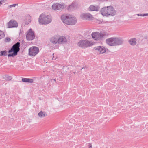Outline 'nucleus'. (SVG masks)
<instances>
[{"mask_svg":"<svg viewBox=\"0 0 148 148\" xmlns=\"http://www.w3.org/2000/svg\"><path fill=\"white\" fill-rule=\"evenodd\" d=\"M61 19L64 23L69 25H74L77 22L76 18L71 15L63 14L61 16Z\"/></svg>","mask_w":148,"mask_h":148,"instance_id":"1","label":"nucleus"},{"mask_svg":"<svg viewBox=\"0 0 148 148\" xmlns=\"http://www.w3.org/2000/svg\"><path fill=\"white\" fill-rule=\"evenodd\" d=\"M38 21L42 25H46L51 23L52 19L50 16L42 14L39 17Z\"/></svg>","mask_w":148,"mask_h":148,"instance_id":"2","label":"nucleus"},{"mask_svg":"<svg viewBox=\"0 0 148 148\" xmlns=\"http://www.w3.org/2000/svg\"><path fill=\"white\" fill-rule=\"evenodd\" d=\"M20 43L19 42H17L16 43L14 44L11 48L8 51L9 53L12 52H13V53H12L9 54L8 55V56L9 57H13L17 55L18 53L20 51Z\"/></svg>","mask_w":148,"mask_h":148,"instance_id":"3","label":"nucleus"},{"mask_svg":"<svg viewBox=\"0 0 148 148\" xmlns=\"http://www.w3.org/2000/svg\"><path fill=\"white\" fill-rule=\"evenodd\" d=\"M93 45V44L92 41L87 40H80L77 44L78 47L84 49L91 46Z\"/></svg>","mask_w":148,"mask_h":148,"instance_id":"4","label":"nucleus"},{"mask_svg":"<svg viewBox=\"0 0 148 148\" xmlns=\"http://www.w3.org/2000/svg\"><path fill=\"white\" fill-rule=\"evenodd\" d=\"M91 35L92 38L95 40H97L101 39L103 38L107 37L108 35L105 32L99 33L97 32H93Z\"/></svg>","mask_w":148,"mask_h":148,"instance_id":"5","label":"nucleus"},{"mask_svg":"<svg viewBox=\"0 0 148 148\" xmlns=\"http://www.w3.org/2000/svg\"><path fill=\"white\" fill-rule=\"evenodd\" d=\"M94 49L97 53L99 54H102L106 51H108V49H106L105 47L103 46H100L95 47Z\"/></svg>","mask_w":148,"mask_h":148,"instance_id":"6","label":"nucleus"},{"mask_svg":"<svg viewBox=\"0 0 148 148\" xmlns=\"http://www.w3.org/2000/svg\"><path fill=\"white\" fill-rule=\"evenodd\" d=\"M29 55L34 56L39 52V48L36 47H32L29 50Z\"/></svg>","mask_w":148,"mask_h":148,"instance_id":"7","label":"nucleus"},{"mask_svg":"<svg viewBox=\"0 0 148 148\" xmlns=\"http://www.w3.org/2000/svg\"><path fill=\"white\" fill-rule=\"evenodd\" d=\"M65 8L64 4H61L58 3L53 4L52 6V9L56 10H62Z\"/></svg>","mask_w":148,"mask_h":148,"instance_id":"8","label":"nucleus"},{"mask_svg":"<svg viewBox=\"0 0 148 148\" xmlns=\"http://www.w3.org/2000/svg\"><path fill=\"white\" fill-rule=\"evenodd\" d=\"M35 36L34 33L31 29H29L26 35V38L28 40H31L34 38Z\"/></svg>","mask_w":148,"mask_h":148,"instance_id":"9","label":"nucleus"},{"mask_svg":"<svg viewBox=\"0 0 148 148\" xmlns=\"http://www.w3.org/2000/svg\"><path fill=\"white\" fill-rule=\"evenodd\" d=\"M106 42L110 46H115L114 37L107 39L106 40Z\"/></svg>","mask_w":148,"mask_h":148,"instance_id":"10","label":"nucleus"},{"mask_svg":"<svg viewBox=\"0 0 148 148\" xmlns=\"http://www.w3.org/2000/svg\"><path fill=\"white\" fill-rule=\"evenodd\" d=\"M108 16H113L116 14V12L113 7L111 6H108Z\"/></svg>","mask_w":148,"mask_h":148,"instance_id":"11","label":"nucleus"},{"mask_svg":"<svg viewBox=\"0 0 148 148\" xmlns=\"http://www.w3.org/2000/svg\"><path fill=\"white\" fill-rule=\"evenodd\" d=\"M8 28L16 27L18 26L17 22L14 20H11L8 23Z\"/></svg>","mask_w":148,"mask_h":148,"instance_id":"12","label":"nucleus"},{"mask_svg":"<svg viewBox=\"0 0 148 148\" xmlns=\"http://www.w3.org/2000/svg\"><path fill=\"white\" fill-rule=\"evenodd\" d=\"M81 18L85 20H91L92 18V16L90 13H83L81 14Z\"/></svg>","mask_w":148,"mask_h":148,"instance_id":"13","label":"nucleus"},{"mask_svg":"<svg viewBox=\"0 0 148 148\" xmlns=\"http://www.w3.org/2000/svg\"><path fill=\"white\" fill-rule=\"evenodd\" d=\"M114 38L115 46L120 45L123 44L124 40L122 38L114 37Z\"/></svg>","mask_w":148,"mask_h":148,"instance_id":"14","label":"nucleus"},{"mask_svg":"<svg viewBox=\"0 0 148 148\" xmlns=\"http://www.w3.org/2000/svg\"><path fill=\"white\" fill-rule=\"evenodd\" d=\"M58 43L64 44L67 42L66 38L63 36H61L59 37H58Z\"/></svg>","mask_w":148,"mask_h":148,"instance_id":"15","label":"nucleus"},{"mask_svg":"<svg viewBox=\"0 0 148 148\" xmlns=\"http://www.w3.org/2000/svg\"><path fill=\"white\" fill-rule=\"evenodd\" d=\"M100 8L99 6H95L94 5H91L88 8V10L91 11H97L100 10Z\"/></svg>","mask_w":148,"mask_h":148,"instance_id":"16","label":"nucleus"},{"mask_svg":"<svg viewBox=\"0 0 148 148\" xmlns=\"http://www.w3.org/2000/svg\"><path fill=\"white\" fill-rule=\"evenodd\" d=\"M108 6L104 7L101 10V14L103 16H108Z\"/></svg>","mask_w":148,"mask_h":148,"instance_id":"17","label":"nucleus"},{"mask_svg":"<svg viewBox=\"0 0 148 148\" xmlns=\"http://www.w3.org/2000/svg\"><path fill=\"white\" fill-rule=\"evenodd\" d=\"M50 42L54 44L58 43V37H52L50 39Z\"/></svg>","mask_w":148,"mask_h":148,"instance_id":"18","label":"nucleus"},{"mask_svg":"<svg viewBox=\"0 0 148 148\" xmlns=\"http://www.w3.org/2000/svg\"><path fill=\"white\" fill-rule=\"evenodd\" d=\"M22 81L23 82H25L32 83L33 82V79L29 78H22Z\"/></svg>","mask_w":148,"mask_h":148,"instance_id":"19","label":"nucleus"},{"mask_svg":"<svg viewBox=\"0 0 148 148\" xmlns=\"http://www.w3.org/2000/svg\"><path fill=\"white\" fill-rule=\"evenodd\" d=\"M136 40L135 38L131 39L129 41V43L132 45L134 46L136 44Z\"/></svg>","mask_w":148,"mask_h":148,"instance_id":"20","label":"nucleus"},{"mask_svg":"<svg viewBox=\"0 0 148 148\" xmlns=\"http://www.w3.org/2000/svg\"><path fill=\"white\" fill-rule=\"evenodd\" d=\"M38 115L40 118H44L47 116L46 112H43L42 111H40L38 114Z\"/></svg>","mask_w":148,"mask_h":148,"instance_id":"21","label":"nucleus"},{"mask_svg":"<svg viewBox=\"0 0 148 148\" xmlns=\"http://www.w3.org/2000/svg\"><path fill=\"white\" fill-rule=\"evenodd\" d=\"M76 7L75 4L72 3L68 8V9L69 11H71L73 10Z\"/></svg>","mask_w":148,"mask_h":148,"instance_id":"22","label":"nucleus"},{"mask_svg":"<svg viewBox=\"0 0 148 148\" xmlns=\"http://www.w3.org/2000/svg\"><path fill=\"white\" fill-rule=\"evenodd\" d=\"M3 78L6 81H10L12 79V77L9 75L4 76Z\"/></svg>","mask_w":148,"mask_h":148,"instance_id":"23","label":"nucleus"},{"mask_svg":"<svg viewBox=\"0 0 148 148\" xmlns=\"http://www.w3.org/2000/svg\"><path fill=\"white\" fill-rule=\"evenodd\" d=\"M7 55V51H1L0 56H5Z\"/></svg>","mask_w":148,"mask_h":148,"instance_id":"24","label":"nucleus"},{"mask_svg":"<svg viewBox=\"0 0 148 148\" xmlns=\"http://www.w3.org/2000/svg\"><path fill=\"white\" fill-rule=\"evenodd\" d=\"M5 36L3 32L1 31L0 32V39L3 38L5 37Z\"/></svg>","mask_w":148,"mask_h":148,"instance_id":"25","label":"nucleus"},{"mask_svg":"<svg viewBox=\"0 0 148 148\" xmlns=\"http://www.w3.org/2000/svg\"><path fill=\"white\" fill-rule=\"evenodd\" d=\"M7 2V0H0V6L2 4L6 3Z\"/></svg>","mask_w":148,"mask_h":148,"instance_id":"26","label":"nucleus"},{"mask_svg":"<svg viewBox=\"0 0 148 148\" xmlns=\"http://www.w3.org/2000/svg\"><path fill=\"white\" fill-rule=\"evenodd\" d=\"M10 40V38L8 37H6L4 40V41L6 42H9Z\"/></svg>","mask_w":148,"mask_h":148,"instance_id":"27","label":"nucleus"},{"mask_svg":"<svg viewBox=\"0 0 148 148\" xmlns=\"http://www.w3.org/2000/svg\"><path fill=\"white\" fill-rule=\"evenodd\" d=\"M18 4H13L12 5H11L10 6V8L12 7H15L16 5H18Z\"/></svg>","mask_w":148,"mask_h":148,"instance_id":"28","label":"nucleus"},{"mask_svg":"<svg viewBox=\"0 0 148 148\" xmlns=\"http://www.w3.org/2000/svg\"><path fill=\"white\" fill-rule=\"evenodd\" d=\"M137 15L138 16H144V15H145V14H137Z\"/></svg>","mask_w":148,"mask_h":148,"instance_id":"29","label":"nucleus"},{"mask_svg":"<svg viewBox=\"0 0 148 148\" xmlns=\"http://www.w3.org/2000/svg\"><path fill=\"white\" fill-rule=\"evenodd\" d=\"M88 147L89 148H92V145L91 143H88Z\"/></svg>","mask_w":148,"mask_h":148,"instance_id":"30","label":"nucleus"},{"mask_svg":"<svg viewBox=\"0 0 148 148\" xmlns=\"http://www.w3.org/2000/svg\"><path fill=\"white\" fill-rule=\"evenodd\" d=\"M87 67L85 66V67H82L81 68V70H82L83 69H87Z\"/></svg>","mask_w":148,"mask_h":148,"instance_id":"31","label":"nucleus"},{"mask_svg":"<svg viewBox=\"0 0 148 148\" xmlns=\"http://www.w3.org/2000/svg\"><path fill=\"white\" fill-rule=\"evenodd\" d=\"M145 14V15H144V16L148 15V13H146V14Z\"/></svg>","mask_w":148,"mask_h":148,"instance_id":"32","label":"nucleus"},{"mask_svg":"<svg viewBox=\"0 0 148 148\" xmlns=\"http://www.w3.org/2000/svg\"><path fill=\"white\" fill-rule=\"evenodd\" d=\"M53 80L55 82H56V79H51V80Z\"/></svg>","mask_w":148,"mask_h":148,"instance_id":"33","label":"nucleus"},{"mask_svg":"<svg viewBox=\"0 0 148 148\" xmlns=\"http://www.w3.org/2000/svg\"><path fill=\"white\" fill-rule=\"evenodd\" d=\"M52 59H54V60H56V59H54V56L53 57V58H52Z\"/></svg>","mask_w":148,"mask_h":148,"instance_id":"34","label":"nucleus"},{"mask_svg":"<svg viewBox=\"0 0 148 148\" xmlns=\"http://www.w3.org/2000/svg\"><path fill=\"white\" fill-rule=\"evenodd\" d=\"M54 54V53H53V56Z\"/></svg>","mask_w":148,"mask_h":148,"instance_id":"35","label":"nucleus"},{"mask_svg":"<svg viewBox=\"0 0 148 148\" xmlns=\"http://www.w3.org/2000/svg\"><path fill=\"white\" fill-rule=\"evenodd\" d=\"M75 72H74V74H75Z\"/></svg>","mask_w":148,"mask_h":148,"instance_id":"36","label":"nucleus"}]
</instances>
